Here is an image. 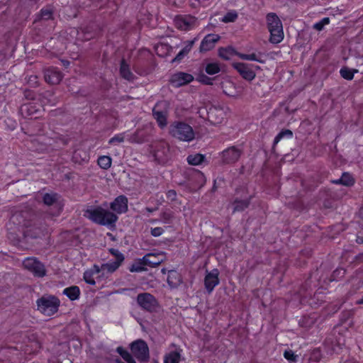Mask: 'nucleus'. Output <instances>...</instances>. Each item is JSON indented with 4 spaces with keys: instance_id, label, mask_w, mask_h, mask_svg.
<instances>
[{
    "instance_id": "obj_19",
    "label": "nucleus",
    "mask_w": 363,
    "mask_h": 363,
    "mask_svg": "<svg viewBox=\"0 0 363 363\" xmlns=\"http://www.w3.org/2000/svg\"><path fill=\"white\" fill-rule=\"evenodd\" d=\"M167 284L172 289L177 288L182 283V275L176 270L168 272Z\"/></svg>"
},
{
    "instance_id": "obj_21",
    "label": "nucleus",
    "mask_w": 363,
    "mask_h": 363,
    "mask_svg": "<svg viewBox=\"0 0 363 363\" xmlns=\"http://www.w3.org/2000/svg\"><path fill=\"white\" fill-rule=\"evenodd\" d=\"M196 18L194 16H187L182 17L177 21L178 28L184 30H190L196 23Z\"/></svg>"
},
{
    "instance_id": "obj_37",
    "label": "nucleus",
    "mask_w": 363,
    "mask_h": 363,
    "mask_svg": "<svg viewBox=\"0 0 363 363\" xmlns=\"http://www.w3.org/2000/svg\"><path fill=\"white\" fill-rule=\"evenodd\" d=\"M111 161L112 160L109 156H101L98 159V164L102 169H107L111 167Z\"/></svg>"
},
{
    "instance_id": "obj_23",
    "label": "nucleus",
    "mask_w": 363,
    "mask_h": 363,
    "mask_svg": "<svg viewBox=\"0 0 363 363\" xmlns=\"http://www.w3.org/2000/svg\"><path fill=\"white\" fill-rule=\"evenodd\" d=\"M223 111L216 108H211L208 111V118L213 123H220L223 118Z\"/></svg>"
},
{
    "instance_id": "obj_50",
    "label": "nucleus",
    "mask_w": 363,
    "mask_h": 363,
    "mask_svg": "<svg viewBox=\"0 0 363 363\" xmlns=\"http://www.w3.org/2000/svg\"><path fill=\"white\" fill-rule=\"evenodd\" d=\"M194 42H195V40H189V41H186L185 43V46L183 48V49L182 50V52L186 55L189 52L190 50H191L194 44Z\"/></svg>"
},
{
    "instance_id": "obj_28",
    "label": "nucleus",
    "mask_w": 363,
    "mask_h": 363,
    "mask_svg": "<svg viewBox=\"0 0 363 363\" xmlns=\"http://www.w3.org/2000/svg\"><path fill=\"white\" fill-rule=\"evenodd\" d=\"M20 111L25 117L33 116L38 110L31 103H28L22 105Z\"/></svg>"
},
{
    "instance_id": "obj_58",
    "label": "nucleus",
    "mask_w": 363,
    "mask_h": 363,
    "mask_svg": "<svg viewBox=\"0 0 363 363\" xmlns=\"http://www.w3.org/2000/svg\"><path fill=\"white\" fill-rule=\"evenodd\" d=\"M356 259H357V260H363V253H362V254H359V255L356 257Z\"/></svg>"
},
{
    "instance_id": "obj_44",
    "label": "nucleus",
    "mask_w": 363,
    "mask_h": 363,
    "mask_svg": "<svg viewBox=\"0 0 363 363\" xmlns=\"http://www.w3.org/2000/svg\"><path fill=\"white\" fill-rule=\"evenodd\" d=\"M109 252L115 257L116 261H118L119 262H123L124 261V255L117 249L115 248H110Z\"/></svg>"
},
{
    "instance_id": "obj_63",
    "label": "nucleus",
    "mask_w": 363,
    "mask_h": 363,
    "mask_svg": "<svg viewBox=\"0 0 363 363\" xmlns=\"http://www.w3.org/2000/svg\"><path fill=\"white\" fill-rule=\"evenodd\" d=\"M63 144L64 145H67V140H63Z\"/></svg>"
},
{
    "instance_id": "obj_57",
    "label": "nucleus",
    "mask_w": 363,
    "mask_h": 363,
    "mask_svg": "<svg viewBox=\"0 0 363 363\" xmlns=\"http://www.w3.org/2000/svg\"><path fill=\"white\" fill-rule=\"evenodd\" d=\"M356 242L358 244H362L363 243V237L357 236L356 239Z\"/></svg>"
},
{
    "instance_id": "obj_42",
    "label": "nucleus",
    "mask_w": 363,
    "mask_h": 363,
    "mask_svg": "<svg viewBox=\"0 0 363 363\" xmlns=\"http://www.w3.org/2000/svg\"><path fill=\"white\" fill-rule=\"evenodd\" d=\"M53 11L49 8H43L40 11V18L43 20H50L52 18Z\"/></svg>"
},
{
    "instance_id": "obj_53",
    "label": "nucleus",
    "mask_w": 363,
    "mask_h": 363,
    "mask_svg": "<svg viewBox=\"0 0 363 363\" xmlns=\"http://www.w3.org/2000/svg\"><path fill=\"white\" fill-rule=\"evenodd\" d=\"M166 196L168 200L174 201L177 199V192L174 189L169 190L166 193Z\"/></svg>"
},
{
    "instance_id": "obj_9",
    "label": "nucleus",
    "mask_w": 363,
    "mask_h": 363,
    "mask_svg": "<svg viewBox=\"0 0 363 363\" xmlns=\"http://www.w3.org/2000/svg\"><path fill=\"white\" fill-rule=\"evenodd\" d=\"M23 265L35 277H43L46 275L45 265L35 257H26L23 261Z\"/></svg>"
},
{
    "instance_id": "obj_3",
    "label": "nucleus",
    "mask_w": 363,
    "mask_h": 363,
    "mask_svg": "<svg viewBox=\"0 0 363 363\" xmlns=\"http://www.w3.org/2000/svg\"><path fill=\"white\" fill-rule=\"evenodd\" d=\"M169 133L172 137L184 142H190L195 138L192 127L182 121H174L169 126Z\"/></svg>"
},
{
    "instance_id": "obj_62",
    "label": "nucleus",
    "mask_w": 363,
    "mask_h": 363,
    "mask_svg": "<svg viewBox=\"0 0 363 363\" xmlns=\"http://www.w3.org/2000/svg\"><path fill=\"white\" fill-rule=\"evenodd\" d=\"M239 56L241 59L245 60V57H247V54H240Z\"/></svg>"
},
{
    "instance_id": "obj_30",
    "label": "nucleus",
    "mask_w": 363,
    "mask_h": 363,
    "mask_svg": "<svg viewBox=\"0 0 363 363\" xmlns=\"http://www.w3.org/2000/svg\"><path fill=\"white\" fill-rule=\"evenodd\" d=\"M181 354L178 351H172L167 354L164 359V363H179Z\"/></svg>"
},
{
    "instance_id": "obj_4",
    "label": "nucleus",
    "mask_w": 363,
    "mask_h": 363,
    "mask_svg": "<svg viewBox=\"0 0 363 363\" xmlns=\"http://www.w3.org/2000/svg\"><path fill=\"white\" fill-rule=\"evenodd\" d=\"M38 310L47 316H51L57 312L60 301L52 295H43L36 301Z\"/></svg>"
},
{
    "instance_id": "obj_56",
    "label": "nucleus",
    "mask_w": 363,
    "mask_h": 363,
    "mask_svg": "<svg viewBox=\"0 0 363 363\" xmlns=\"http://www.w3.org/2000/svg\"><path fill=\"white\" fill-rule=\"evenodd\" d=\"M26 96L27 98H30V99H33V94L31 91H26Z\"/></svg>"
},
{
    "instance_id": "obj_39",
    "label": "nucleus",
    "mask_w": 363,
    "mask_h": 363,
    "mask_svg": "<svg viewBox=\"0 0 363 363\" xmlns=\"http://www.w3.org/2000/svg\"><path fill=\"white\" fill-rule=\"evenodd\" d=\"M145 263L139 259L137 262H134L129 267V270L131 272H140L145 271L146 269L144 267Z\"/></svg>"
},
{
    "instance_id": "obj_54",
    "label": "nucleus",
    "mask_w": 363,
    "mask_h": 363,
    "mask_svg": "<svg viewBox=\"0 0 363 363\" xmlns=\"http://www.w3.org/2000/svg\"><path fill=\"white\" fill-rule=\"evenodd\" d=\"M245 60L257 61L261 63L264 62V60L257 58L256 54L255 53L247 55V57H245Z\"/></svg>"
},
{
    "instance_id": "obj_26",
    "label": "nucleus",
    "mask_w": 363,
    "mask_h": 363,
    "mask_svg": "<svg viewBox=\"0 0 363 363\" xmlns=\"http://www.w3.org/2000/svg\"><path fill=\"white\" fill-rule=\"evenodd\" d=\"M63 294L66 295L71 301H74L79 298L80 289L77 286H72L65 288Z\"/></svg>"
},
{
    "instance_id": "obj_15",
    "label": "nucleus",
    "mask_w": 363,
    "mask_h": 363,
    "mask_svg": "<svg viewBox=\"0 0 363 363\" xmlns=\"http://www.w3.org/2000/svg\"><path fill=\"white\" fill-rule=\"evenodd\" d=\"M44 78L50 84H58L63 78L62 73L56 67H50L45 71Z\"/></svg>"
},
{
    "instance_id": "obj_51",
    "label": "nucleus",
    "mask_w": 363,
    "mask_h": 363,
    "mask_svg": "<svg viewBox=\"0 0 363 363\" xmlns=\"http://www.w3.org/2000/svg\"><path fill=\"white\" fill-rule=\"evenodd\" d=\"M164 233V229L160 227L151 228V235L153 237H159Z\"/></svg>"
},
{
    "instance_id": "obj_7",
    "label": "nucleus",
    "mask_w": 363,
    "mask_h": 363,
    "mask_svg": "<svg viewBox=\"0 0 363 363\" xmlns=\"http://www.w3.org/2000/svg\"><path fill=\"white\" fill-rule=\"evenodd\" d=\"M152 116L158 126L163 129L167 125L168 104L167 101L157 102L152 108Z\"/></svg>"
},
{
    "instance_id": "obj_31",
    "label": "nucleus",
    "mask_w": 363,
    "mask_h": 363,
    "mask_svg": "<svg viewBox=\"0 0 363 363\" xmlns=\"http://www.w3.org/2000/svg\"><path fill=\"white\" fill-rule=\"evenodd\" d=\"M122 264L118 261H109L108 262L101 265V270L103 272H107L108 273H113L115 272Z\"/></svg>"
},
{
    "instance_id": "obj_60",
    "label": "nucleus",
    "mask_w": 363,
    "mask_h": 363,
    "mask_svg": "<svg viewBox=\"0 0 363 363\" xmlns=\"http://www.w3.org/2000/svg\"><path fill=\"white\" fill-rule=\"evenodd\" d=\"M356 304L361 305L363 304V297L356 301Z\"/></svg>"
},
{
    "instance_id": "obj_35",
    "label": "nucleus",
    "mask_w": 363,
    "mask_h": 363,
    "mask_svg": "<svg viewBox=\"0 0 363 363\" xmlns=\"http://www.w3.org/2000/svg\"><path fill=\"white\" fill-rule=\"evenodd\" d=\"M293 137V132L289 129H284L279 132L274 140L273 147H274L281 139L291 138Z\"/></svg>"
},
{
    "instance_id": "obj_13",
    "label": "nucleus",
    "mask_w": 363,
    "mask_h": 363,
    "mask_svg": "<svg viewBox=\"0 0 363 363\" xmlns=\"http://www.w3.org/2000/svg\"><path fill=\"white\" fill-rule=\"evenodd\" d=\"M233 67L235 69L238 71V72L243 79L247 81H252V79H255L256 76V74L253 71L252 68H259V66H254L252 65H249L243 62L233 63Z\"/></svg>"
},
{
    "instance_id": "obj_55",
    "label": "nucleus",
    "mask_w": 363,
    "mask_h": 363,
    "mask_svg": "<svg viewBox=\"0 0 363 363\" xmlns=\"http://www.w3.org/2000/svg\"><path fill=\"white\" fill-rule=\"evenodd\" d=\"M186 56V55L181 50L176 57L172 60V62H179Z\"/></svg>"
},
{
    "instance_id": "obj_2",
    "label": "nucleus",
    "mask_w": 363,
    "mask_h": 363,
    "mask_svg": "<svg viewBox=\"0 0 363 363\" xmlns=\"http://www.w3.org/2000/svg\"><path fill=\"white\" fill-rule=\"evenodd\" d=\"M51 220L49 215L37 213L32 220L24 224L25 236L33 239L42 237L48 233V222Z\"/></svg>"
},
{
    "instance_id": "obj_33",
    "label": "nucleus",
    "mask_w": 363,
    "mask_h": 363,
    "mask_svg": "<svg viewBox=\"0 0 363 363\" xmlns=\"http://www.w3.org/2000/svg\"><path fill=\"white\" fill-rule=\"evenodd\" d=\"M358 70L356 69H350L347 67L341 68L340 71V76L347 80H352L354 77V74L357 73Z\"/></svg>"
},
{
    "instance_id": "obj_6",
    "label": "nucleus",
    "mask_w": 363,
    "mask_h": 363,
    "mask_svg": "<svg viewBox=\"0 0 363 363\" xmlns=\"http://www.w3.org/2000/svg\"><path fill=\"white\" fill-rule=\"evenodd\" d=\"M59 198L60 196L57 193L45 194L43 196V203L48 206H52V208L50 211L38 212V213L41 215H49L52 220L53 217L59 216L62 211V206L59 202Z\"/></svg>"
},
{
    "instance_id": "obj_22",
    "label": "nucleus",
    "mask_w": 363,
    "mask_h": 363,
    "mask_svg": "<svg viewBox=\"0 0 363 363\" xmlns=\"http://www.w3.org/2000/svg\"><path fill=\"white\" fill-rule=\"evenodd\" d=\"M120 74L123 79L129 82H133L136 78L133 73L130 71L129 65L127 64L124 59H123L121 62Z\"/></svg>"
},
{
    "instance_id": "obj_45",
    "label": "nucleus",
    "mask_w": 363,
    "mask_h": 363,
    "mask_svg": "<svg viewBox=\"0 0 363 363\" xmlns=\"http://www.w3.org/2000/svg\"><path fill=\"white\" fill-rule=\"evenodd\" d=\"M219 56L224 60H229L232 55V50L230 48H220L218 50Z\"/></svg>"
},
{
    "instance_id": "obj_24",
    "label": "nucleus",
    "mask_w": 363,
    "mask_h": 363,
    "mask_svg": "<svg viewBox=\"0 0 363 363\" xmlns=\"http://www.w3.org/2000/svg\"><path fill=\"white\" fill-rule=\"evenodd\" d=\"M267 27L269 30L282 28V23L276 13H270L267 16Z\"/></svg>"
},
{
    "instance_id": "obj_46",
    "label": "nucleus",
    "mask_w": 363,
    "mask_h": 363,
    "mask_svg": "<svg viewBox=\"0 0 363 363\" xmlns=\"http://www.w3.org/2000/svg\"><path fill=\"white\" fill-rule=\"evenodd\" d=\"M345 272H346V271H345V269H343V268H338V269H335V270L333 272V274H332V275H331V277H332V280H335V281H337V280H338L339 279L342 278V277L345 276Z\"/></svg>"
},
{
    "instance_id": "obj_16",
    "label": "nucleus",
    "mask_w": 363,
    "mask_h": 363,
    "mask_svg": "<svg viewBox=\"0 0 363 363\" xmlns=\"http://www.w3.org/2000/svg\"><path fill=\"white\" fill-rule=\"evenodd\" d=\"M194 80V77L188 73L178 72L172 75L171 83L175 87L186 85Z\"/></svg>"
},
{
    "instance_id": "obj_27",
    "label": "nucleus",
    "mask_w": 363,
    "mask_h": 363,
    "mask_svg": "<svg viewBox=\"0 0 363 363\" xmlns=\"http://www.w3.org/2000/svg\"><path fill=\"white\" fill-rule=\"evenodd\" d=\"M172 47L167 43H159L155 46L156 53L160 57H165L170 54Z\"/></svg>"
},
{
    "instance_id": "obj_47",
    "label": "nucleus",
    "mask_w": 363,
    "mask_h": 363,
    "mask_svg": "<svg viewBox=\"0 0 363 363\" xmlns=\"http://www.w3.org/2000/svg\"><path fill=\"white\" fill-rule=\"evenodd\" d=\"M116 352L122 357V358L125 362H127L133 357L132 354L128 351L124 350L122 347H117Z\"/></svg>"
},
{
    "instance_id": "obj_59",
    "label": "nucleus",
    "mask_w": 363,
    "mask_h": 363,
    "mask_svg": "<svg viewBox=\"0 0 363 363\" xmlns=\"http://www.w3.org/2000/svg\"><path fill=\"white\" fill-rule=\"evenodd\" d=\"M145 210H146L147 211L150 212V213H152V212L155 211L156 210V208H151L147 207V208H145Z\"/></svg>"
},
{
    "instance_id": "obj_8",
    "label": "nucleus",
    "mask_w": 363,
    "mask_h": 363,
    "mask_svg": "<svg viewBox=\"0 0 363 363\" xmlns=\"http://www.w3.org/2000/svg\"><path fill=\"white\" fill-rule=\"evenodd\" d=\"M132 354L140 362H147L150 359L149 347L145 341L137 340L130 344Z\"/></svg>"
},
{
    "instance_id": "obj_41",
    "label": "nucleus",
    "mask_w": 363,
    "mask_h": 363,
    "mask_svg": "<svg viewBox=\"0 0 363 363\" xmlns=\"http://www.w3.org/2000/svg\"><path fill=\"white\" fill-rule=\"evenodd\" d=\"M174 217V213L170 211H164L160 216L162 221L167 224L172 223Z\"/></svg>"
},
{
    "instance_id": "obj_36",
    "label": "nucleus",
    "mask_w": 363,
    "mask_h": 363,
    "mask_svg": "<svg viewBox=\"0 0 363 363\" xmlns=\"http://www.w3.org/2000/svg\"><path fill=\"white\" fill-rule=\"evenodd\" d=\"M335 184H342L345 186L352 185L354 179L349 173L344 172L340 179L333 181Z\"/></svg>"
},
{
    "instance_id": "obj_11",
    "label": "nucleus",
    "mask_w": 363,
    "mask_h": 363,
    "mask_svg": "<svg viewBox=\"0 0 363 363\" xmlns=\"http://www.w3.org/2000/svg\"><path fill=\"white\" fill-rule=\"evenodd\" d=\"M153 126L152 124H147L142 128L138 129L130 138L129 141L132 143H143L148 141L152 135Z\"/></svg>"
},
{
    "instance_id": "obj_25",
    "label": "nucleus",
    "mask_w": 363,
    "mask_h": 363,
    "mask_svg": "<svg viewBox=\"0 0 363 363\" xmlns=\"http://www.w3.org/2000/svg\"><path fill=\"white\" fill-rule=\"evenodd\" d=\"M270 33L269 41L272 43L277 44L280 43L284 38L283 27L279 28H274L269 30Z\"/></svg>"
},
{
    "instance_id": "obj_43",
    "label": "nucleus",
    "mask_w": 363,
    "mask_h": 363,
    "mask_svg": "<svg viewBox=\"0 0 363 363\" xmlns=\"http://www.w3.org/2000/svg\"><path fill=\"white\" fill-rule=\"evenodd\" d=\"M329 23H330V18L325 17V18H322L320 21L315 23L313 25V28L316 30L320 31L323 29L324 26L325 25L329 24Z\"/></svg>"
},
{
    "instance_id": "obj_40",
    "label": "nucleus",
    "mask_w": 363,
    "mask_h": 363,
    "mask_svg": "<svg viewBox=\"0 0 363 363\" xmlns=\"http://www.w3.org/2000/svg\"><path fill=\"white\" fill-rule=\"evenodd\" d=\"M238 16L235 11H230L223 17L222 21L224 23L234 22L238 18Z\"/></svg>"
},
{
    "instance_id": "obj_61",
    "label": "nucleus",
    "mask_w": 363,
    "mask_h": 363,
    "mask_svg": "<svg viewBox=\"0 0 363 363\" xmlns=\"http://www.w3.org/2000/svg\"><path fill=\"white\" fill-rule=\"evenodd\" d=\"M128 363H136L135 360L134 359L133 357H132L130 359L127 361Z\"/></svg>"
},
{
    "instance_id": "obj_14",
    "label": "nucleus",
    "mask_w": 363,
    "mask_h": 363,
    "mask_svg": "<svg viewBox=\"0 0 363 363\" xmlns=\"http://www.w3.org/2000/svg\"><path fill=\"white\" fill-rule=\"evenodd\" d=\"M218 276L219 271L218 269H213L211 272L206 271V274L204 278V286L208 294H211L214 288L219 284L220 280Z\"/></svg>"
},
{
    "instance_id": "obj_18",
    "label": "nucleus",
    "mask_w": 363,
    "mask_h": 363,
    "mask_svg": "<svg viewBox=\"0 0 363 363\" xmlns=\"http://www.w3.org/2000/svg\"><path fill=\"white\" fill-rule=\"evenodd\" d=\"M252 199L251 196H246L242 199L235 197L232 206L233 207V212H241L247 208L250 204Z\"/></svg>"
},
{
    "instance_id": "obj_38",
    "label": "nucleus",
    "mask_w": 363,
    "mask_h": 363,
    "mask_svg": "<svg viewBox=\"0 0 363 363\" xmlns=\"http://www.w3.org/2000/svg\"><path fill=\"white\" fill-rule=\"evenodd\" d=\"M205 71L207 74L213 75L218 73L220 71V68L218 63L211 62L206 65Z\"/></svg>"
},
{
    "instance_id": "obj_12",
    "label": "nucleus",
    "mask_w": 363,
    "mask_h": 363,
    "mask_svg": "<svg viewBox=\"0 0 363 363\" xmlns=\"http://www.w3.org/2000/svg\"><path fill=\"white\" fill-rule=\"evenodd\" d=\"M154 152V157L155 160L159 163H165L170 155L169 144L164 140L157 142Z\"/></svg>"
},
{
    "instance_id": "obj_1",
    "label": "nucleus",
    "mask_w": 363,
    "mask_h": 363,
    "mask_svg": "<svg viewBox=\"0 0 363 363\" xmlns=\"http://www.w3.org/2000/svg\"><path fill=\"white\" fill-rule=\"evenodd\" d=\"M113 212L101 206H90L84 211V216L94 223L114 228L118 219L117 214L126 213L128 209V199L123 195L116 197L110 203Z\"/></svg>"
},
{
    "instance_id": "obj_52",
    "label": "nucleus",
    "mask_w": 363,
    "mask_h": 363,
    "mask_svg": "<svg viewBox=\"0 0 363 363\" xmlns=\"http://www.w3.org/2000/svg\"><path fill=\"white\" fill-rule=\"evenodd\" d=\"M199 81L204 84H212L213 79L207 77L205 74H201L199 76Z\"/></svg>"
},
{
    "instance_id": "obj_10",
    "label": "nucleus",
    "mask_w": 363,
    "mask_h": 363,
    "mask_svg": "<svg viewBox=\"0 0 363 363\" xmlns=\"http://www.w3.org/2000/svg\"><path fill=\"white\" fill-rule=\"evenodd\" d=\"M243 150L238 146H231L220 153V162L223 164H233L237 162L241 157Z\"/></svg>"
},
{
    "instance_id": "obj_48",
    "label": "nucleus",
    "mask_w": 363,
    "mask_h": 363,
    "mask_svg": "<svg viewBox=\"0 0 363 363\" xmlns=\"http://www.w3.org/2000/svg\"><path fill=\"white\" fill-rule=\"evenodd\" d=\"M123 141H124V133H120V134H117V135H114L113 138H111L108 140V144L113 145V144H116V143H123Z\"/></svg>"
},
{
    "instance_id": "obj_49",
    "label": "nucleus",
    "mask_w": 363,
    "mask_h": 363,
    "mask_svg": "<svg viewBox=\"0 0 363 363\" xmlns=\"http://www.w3.org/2000/svg\"><path fill=\"white\" fill-rule=\"evenodd\" d=\"M284 357L290 362H296L298 357L292 350H286Z\"/></svg>"
},
{
    "instance_id": "obj_29",
    "label": "nucleus",
    "mask_w": 363,
    "mask_h": 363,
    "mask_svg": "<svg viewBox=\"0 0 363 363\" xmlns=\"http://www.w3.org/2000/svg\"><path fill=\"white\" fill-rule=\"evenodd\" d=\"M88 160L87 153L81 149H77L74 151L72 154V160L75 163H81L82 162L86 161Z\"/></svg>"
},
{
    "instance_id": "obj_17",
    "label": "nucleus",
    "mask_w": 363,
    "mask_h": 363,
    "mask_svg": "<svg viewBox=\"0 0 363 363\" xmlns=\"http://www.w3.org/2000/svg\"><path fill=\"white\" fill-rule=\"evenodd\" d=\"M220 40V36L217 34H208L204 37L200 45V51L206 52L212 50L216 43Z\"/></svg>"
},
{
    "instance_id": "obj_32",
    "label": "nucleus",
    "mask_w": 363,
    "mask_h": 363,
    "mask_svg": "<svg viewBox=\"0 0 363 363\" xmlns=\"http://www.w3.org/2000/svg\"><path fill=\"white\" fill-rule=\"evenodd\" d=\"M205 159V156L201 154L190 155L187 157V162L191 165L201 164Z\"/></svg>"
},
{
    "instance_id": "obj_64",
    "label": "nucleus",
    "mask_w": 363,
    "mask_h": 363,
    "mask_svg": "<svg viewBox=\"0 0 363 363\" xmlns=\"http://www.w3.org/2000/svg\"><path fill=\"white\" fill-rule=\"evenodd\" d=\"M28 1L36 3L38 0H28Z\"/></svg>"
},
{
    "instance_id": "obj_34",
    "label": "nucleus",
    "mask_w": 363,
    "mask_h": 363,
    "mask_svg": "<svg viewBox=\"0 0 363 363\" xmlns=\"http://www.w3.org/2000/svg\"><path fill=\"white\" fill-rule=\"evenodd\" d=\"M94 268L96 269L95 272L93 271H86L84 273V280L90 285H95L96 282L94 281V279L93 277V275L94 273L99 274L100 272V269L99 267L96 265H94Z\"/></svg>"
},
{
    "instance_id": "obj_5",
    "label": "nucleus",
    "mask_w": 363,
    "mask_h": 363,
    "mask_svg": "<svg viewBox=\"0 0 363 363\" xmlns=\"http://www.w3.org/2000/svg\"><path fill=\"white\" fill-rule=\"evenodd\" d=\"M136 302L142 310L150 313L157 312L160 308L157 298L147 292L140 293L136 297Z\"/></svg>"
},
{
    "instance_id": "obj_20",
    "label": "nucleus",
    "mask_w": 363,
    "mask_h": 363,
    "mask_svg": "<svg viewBox=\"0 0 363 363\" xmlns=\"http://www.w3.org/2000/svg\"><path fill=\"white\" fill-rule=\"evenodd\" d=\"M140 260L143 261L145 266L150 267H157L162 262V259L160 258V255L152 253L145 255Z\"/></svg>"
}]
</instances>
